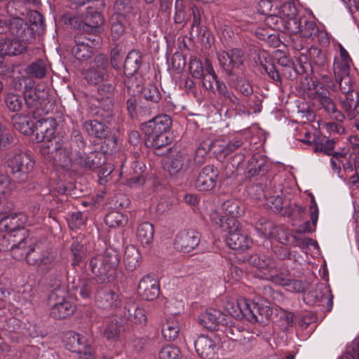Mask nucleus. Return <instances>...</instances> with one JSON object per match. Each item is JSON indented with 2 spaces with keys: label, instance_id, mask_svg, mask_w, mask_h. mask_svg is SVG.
Returning <instances> with one entry per match:
<instances>
[{
  "label": "nucleus",
  "instance_id": "obj_1",
  "mask_svg": "<svg viewBox=\"0 0 359 359\" xmlns=\"http://www.w3.org/2000/svg\"><path fill=\"white\" fill-rule=\"evenodd\" d=\"M258 11L266 15L264 22L272 30L285 31L310 41L329 43L327 34L306 16H299L294 4L287 0H260Z\"/></svg>",
  "mask_w": 359,
  "mask_h": 359
},
{
  "label": "nucleus",
  "instance_id": "obj_2",
  "mask_svg": "<svg viewBox=\"0 0 359 359\" xmlns=\"http://www.w3.org/2000/svg\"><path fill=\"white\" fill-rule=\"evenodd\" d=\"M56 126L52 118L40 121L36 126V142L41 143L40 152L46 160L56 167L68 168L73 161L70 148L55 137Z\"/></svg>",
  "mask_w": 359,
  "mask_h": 359
},
{
  "label": "nucleus",
  "instance_id": "obj_3",
  "mask_svg": "<svg viewBox=\"0 0 359 359\" xmlns=\"http://www.w3.org/2000/svg\"><path fill=\"white\" fill-rule=\"evenodd\" d=\"M210 219L223 231L228 232L226 242L229 248L235 250H245L250 247L252 240L240 226L238 220L229 219L227 222H224V217L221 215L218 210H211Z\"/></svg>",
  "mask_w": 359,
  "mask_h": 359
},
{
  "label": "nucleus",
  "instance_id": "obj_4",
  "mask_svg": "<svg viewBox=\"0 0 359 359\" xmlns=\"http://www.w3.org/2000/svg\"><path fill=\"white\" fill-rule=\"evenodd\" d=\"M172 126L170 117L161 114L142 125L147 147L160 149L170 143L168 133Z\"/></svg>",
  "mask_w": 359,
  "mask_h": 359
},
{
  "label": "nucleus",
  "instance_id": "obj_5",
  "mask_svg": "<svg viewBox=\"0 0 359 359\" xmlns=\"http://www.w3.org/2000/svg\"><path fill=\"white\" fill-rule=\"evenodd\" d=\"M339 55L334 57L333 72L335 81L339 84L340 90L346 95L357 94L353 89V80L351 76L352 60L346 50L341 44H339Z\"/></svg>",
  "mask_w": 359,
  "mask_h": 359
},
{
  "label": "nucleus",
  "instance_id": "obj_6",
  "mask_svg": "<svg viewBox=\"0 0 359 359\" xmlns=\"http://www.w3.org/2000/svg\"><path fill=\"white\" fill-rule=\"evenodd\" d=\"M250 135L249 131L238 133L231 139L219 138L210 143L203 142L196 150V155H206L210 150L218 158H224L243 144Z\"/></svg>",
  "mask_w": 359,
  "mask_h": 359
},
{
  "label": "nucleus",
  "instance_id": "obj_7",
  "mask_svg": "<svg viewBox=\"0 0 359 359\" xmlns=\"http://www.w3.org/2000/svg\"><path fill=\"white\" fill-rule=\"evenodd\" d=\"M120 262V255L113 248H107L102 254L93 257L89 267L98 280L104 281L109 273L116 269Z\"/></svg>",
  "mask_w": 359,
  "mask_h": 359
},
{
  "label": "nucleus",
  "instance_id": "obj_8",
  "mask_svg": "<svg viewBox=\"0 0 359 359\" xmlns=\"http://www.w3.org/2000/svg\"><path fill=\"white\" fill-rule=\"evenodd\" d=\"M224 306L230 318L244 317L253 323L259 320L258 315L264 316V309H261L257 304L246 299L228 301Z\"/></svg>",
  "mask_w": 359,
  "mask_h": 359
},
{
  "label": "nucleus",
  "instance_id": "obj_9",
  "mask_svg": "<svg viewBox=\"0 0 359 359\" xmlns=\"http://www.w3.org/2000/svg\"><path fill=\"white\" fill-rule=\"evenodd\" d=\"M65 289L57 287L48 295V304L50 316L55 319H62L70 316L76 310V306L66 298Z\"/></svg>",
  "mask_w": 359,
  "mask_h": 359
},
{
  "label": "nucleus",
  "instance_id": "obj_10",
  "mask_svg": "<svg viewBox=\"0 0 359 359\" xmlns=\"http://www.w3.org/2000/svg\"><path fill=\"white\" fill-rule=\"evenodd\" d=\"M6 164L11 173L23 181L26 180L27 175L33 170L35 162L29 154L18 150L9 154Z\"/></svg>",
  "mask_w": 359,
  "mask_h": 359
},
{
  "label": "nucleus",
  "instance_id": "obj_11",
  "mask_svg": "<svg viewBox=\"0 0 359 359\" xmlns=\"http://www.w3.org/2000/svg\"><path fill=\"white\" fill-rule=\"evenodd\" d=\"M108 58L103 54L97 55L90 62L89 67L84 71L86 80L90 84H97L109 78Z\"/></svg>",
  "mask_w": 359,
  "mask_h": 359
},
{
  "label": "nucleus",
  "instance_id": "obj_12",
  "mask_svg": "<svg viewBox=\"0 0 359 359\" xmlns=\"http://www.w3.org/2000/svg\"><path fill=\"white\" fill-rule=\"evenodd\" d=\"M26 217L22 214L12 213L3 217L0 219V231L6 232L4 236V239L11 241L26 234L24 227Z\"/></svg>",
  "mask_w": 359,
  "mask_h": 359
},
{
  "label": "nucleus",
  "instance_id": "obj_13",
  "mask_svg": "<svg viewBox=\"0 0 359 359\" xmlns=\"http://www.w3.org/2000/svg\"><path fill=\"white\" fill-rule=\"evenodd\" d=\"M94 299L97 307L109 311H116L122 304L120 294L105 286L96 290Z\"/></svg>",
  "mask_w": 359,
  "mask_h": 359
},
{
  "label": "nucleus",
  "instance_id": "obj_14",
  "mask_svg": "<svg viewBox=\"0 0 359 359\" xmlns=\"http://www.w3.org/2000/svg\"><path fill=\"white\" fill-rule=\"evenodd\" d=\"M76 45L72 48V54L79 60H85L93 54V50L100 44V37L93 35L92 37L79 34L75 36Z\"/></svg>",
  "mask_w": 359,
  "mask_h": 359
},
{
  "label": "nucleus",
  "instance_id": "obj_15",
  "mask_svg": "<svg viewBox=\"0 0 359 359\" xmlns=\"http://www.w3.org/2000/svg\"><path fill=\"white\" fill-rule=\"evenodd\" d=\"M221 67L229 75L233 74L235 69L243 65L244 54L241 49L233 48L229 51H221L217 54Z\"/></svg>",
  "mask_w": 359,
  "mask_h": 359
},
{
  "label": "nucleus",
  "instance_id": "obj_16",
  "mask_svg": "<svg viewBox=\"0 0 359 359\" xmlns=\"http://www.w3.org/2000/svg\"><path fill=\"white\" fill-rule=\"evenodd\" d=\"M24 100L34 116L40 111L46 113L48 111L46 109V104L48 103L47 93L44 90L38 88L27 90L25 92Z\"/></svg>",
  "mask_w": 359,
  "mask_h": 359
},
{
  "label": "nucleus",
  "instance_id": "obj_17",
  "mask_svg": "<svg viewBox=\"0 0 359 359\" xmlns=\"http://www.w3.org/2000/svg\"><path fill=\"white\" fill-rule=\"evenodd\" d=\"M219 170L213 165H207L201 170L195 181V187L200 191L214 189L217 184Z\"/></svg>",
  "mask_w": 359,
  "mask_h": 359
},
{
  "label": "nucleus",
  "instance_id": "obj_18",
  "mask_svg": "<svg viewBox=\"0 0 359 359\" xmlns=\"http://www.w3.org/2000/svg\"><path fill=\"white\" fill-rule=\"evenodd\" d=\"M137 293L144 300L153 301L156 299L160 293L158 280L153 276H143L139 281Z\"/></svg>",
  "mask_w": 359,
  "mask_h": 359
},
{
  "label": "nucleus",
  "instance_id": "obj_19",
  "mask_svg": "<svg viewBox=\"0 0 359 359\" xmlns=\"http://www.w3.org/2000/svg\"><path fill=\"white\" fill-rule=\"evenodd\" d=\"M200 242L198 232L194 230L180 232L175 239V248L179 251L189 252L192 251Z\"/></svg>",
  "mask_w": 359,
  "mask_h": 359
},
{
  "label": "nucleus",
  "instance_id": "obj_20",
  "mask_svg": "<svg viewBox=\"0 0 359 359\" xmlns=\"http://www.w3.org/2000/svg\"><path fill=\"white\" fill-rule=\"evenodd\" d=\"M248 262L257 269L260 273L257 276L263 279H268V275L276 268L275 261L269 256L263 254L252 255L248 257Z\"/></svg>",
  "mask_w": 359,
  "mask_h": 359
},
{
  "label": "nucleus",
  "instance_id": "obj_21",
  "mask_svg": "<svg viewBox=\"0 0 359 359\" xmlns=\"http://www.w3.org/2000/svg\"><path fill=\"white\" fill-rule=\"evenodd\" d=\"M194 347L198 355L203 359H214L217 346L216 341L210 337L201 335L194 341Z\"/></svg>",
  "mask_w": 359,
  "mask_h": 359
},
{
  "label": "nucleus",
  "instance_id": "obj_22",
  "mask_svg": "<svg viewBox=\"0 0 359 359\" xmlns=\"http://www.w3.org/2000/svg\"><path fill=\"white\" fill-rule=\"evenodd\" d=\"M227 316L215 309H208L199 317L201 325L208 330H219Z\"/></svg>",
  "mask_w": 359,
  "mask_h": 359
},
{
  "label": "nucleus",
  "instance_id": "obj_23",
  "mask_svg": "<svg viewBox=\"0 0 359 359\" xmlns=\"http://www.w3.org/2000/svg\"><path fill=\"white\" fill-rule=\"evenodd\" d=\"M104 20L101 13L93 10L88 11L86 14L82 17V20L78 24V29L84 32L95 35L101 29Z\"/></svg>",
  "mask_w": 359,
  "mask_h": 359
},
{
  "label": "nucleus",
  "instance_id": "obj_24",
  "mask_svg": "<svg viewBox=\"0 0 359 359\" xmlns=\"http://www.w3.org/2000/svg\"><path fill=\"white\" fill-rule=\"evenodd\" d=\"M314 99L319 102L323 109L337 121L342 123L345 120V115L337 108L334 102L330 97V92L327 90L320 91L316 88Z\"/></svg>",
  "mask_w": 359,
  "mask_h": 359
},
{
  "label": "nucleus",
  "instance_id": "obj_25",
  "mask_svg": "<svg viewBox=\"0 0 359 359\" xmlns=\"http://www.w3.org/2000/svg\"><path fill=\"white\" fill-rule=\"evenodd\" d=\"M46 118V119H47ZM41 118L38 120L35 123L31 119L29 114H17L12 118L13 125L15 128L19 130L21 133L29 135L35 133V139L36 140V126L38 123L43 120Z\"/></svg>",
  "mask_w": 359,
  "mask_h": 359
},
{
  "label": "nucleus",
  "instance_id": "obj_26",
  "mask_svg": "<svg viewBox=\"0 0 359 359\" xmlns=\"http://www.w3.org/2000/svg\"><path fill=\"white\" fill-rule=\"evenodd\" d=\"M271 280L276 284L287 287V290L290 291L299 292L301 289V283L298 280L291 278L290 274L287 270L283 273H276L273 269L270 274L268 275V279Z\"/></svg>",
  "mask_w": 359,
  "mask_h": 359
},
{
  "label": "nucleus",
  "instance_id": "obj_27",
  "mask_svg": "<svg viewBox=\"0 0 359 359\" xmlns=\"http://www.w3.org/2000/svg\"><path fill=\"white\" fill-rule=\"evenodd\" d=\"M341 109L350 120L359 118V95L358 94H348L344 98H340Z\"/></svg>",
  "mask_w": 359,
  "mask_h": 359
},
{
  "label": "nucleus",
  "instance_id": "obj_28",
  "mask_svg": "<svg viewBox=\"0 0 359 359\" xmlns=\"http://www.w3.org/2000/svg\"><path fill=\"white\" fill-rule=\"evenodd\" d=\"M266 157L259 154H255L248 161L245 168V173L248 177H252L259 175H264L268 169Z\"/></svg>",
  "mask_w": 359,
  "mask_h": 359
},
{
  "label": "nucleus",
  "instance_id": "obj_29",
  "mask_svg": "<svg viewBox=\"0 0 359 359\" xmlns=\"http://www.w3.org/2000/svg\"><path fill=\"white\" fill-rule=\"evenodd\" d=\"M221 210L226 216H229L224 222H227L229 219H236L237 218L243 216L245 212V206L243 203L236 199H229L224 201L221 206ZM221 212L219 210H218ZM222 214V213H220ZM222 216V215H221ZM224 217V216L223 215Z\"/></svg>",
  "mask_w": 359,
  "mask_h": 359
},
{
  "label": "nucleus",
  "instance_id": "obj_30",
  "mask_svg": "<svg viewBox=\"0 0 359 359\" xmlns=\"http://www.w3.org/2000/svg\"><path fill=\"white\" fill-rule=\"evenodd\" d=\"M27 50L25 41L15 39H7L0 41V53L3 55H18Z\"/></svg>",
  "mask_w": 359,
  "mask_h": 359
},
{
  "label": "nucleus",
  "instance_id": "obj_31",
  "mask_svg": "<svg viewBox=\"0 0 359 359\" xmlns=\"http://www.w3.org/2000/svg\"><path fill=\"white\" fill-rule=\"evenodd\" d=\"M124 309V315L128 320L139 325L146 323L147 318L144 309L138 307L135 302L127 303Z\"/></svg>",
  "mask_w": 359,
  "mask_h": 359
},
{
  "label": "nucleus",
  "instance_id": "obj_32",
  "mask_svg": "<svg viewBox=\"0 0 359 359\" xmlns=\"http://www.w3.org/2000/svg\"><path fill=\"white\" fill-rule=\"evenodd\" d=\"M201 79H203V87L213 93L217 92V83L225 84L218 80L215 69L208 59L205 60V73Z\"/></svg>",
  "mask_w": 359,
  "mask_h": 359
},
{
  "label": "nucleus",
  "instance_id": "obj_33",
  "mask_svg": "<svg viewBox=\"0 0 359 359\" xmlns=\"http://www.w3.org/2000/svg\"><path fill=\"white\" fill-rule=\"evenodd\" d=\"M11 243V251L12 257L17 260L23 259L26 258L29 248L27 247L26 234L20 236L17 238H13L8 241Z\"/></svg>",
  "mask_w": 359,
  "mask_h": 359
},
{
  "label": "nucleus",
  "instance_id": "obj_34",
  "mask_svg": "<svg viewBox=\"0 0 359 359\" xmlns=\"http://www.w3.org/2000/svg\"><path fill=\"white\" fill-rule=\"evenodd\" d=\"M191 157L187 154H177L172 158L167 165L170 175H174L181 170H187L191 163Z\"/></svg>",
  "mask_w": 359,
  "mask_h": 359
},
{
  "label": "nucleus",
  "instance_id": "obj_35",
  "mask_svg": "<svg viewBox=\"0 0 359 359\" xmlns=\"http://www.w3.org/2000/svg\"><path fill=\"white\" fill-rule=\"evenodd\" d=\"M118 18L129 20L135 17L136 11L131 0H116L114 5Z\"/></svg>",
  "mask_w": 359,
  "mask_h": 359
},
{
  "label": "nucleus",
  "instance_id": "obj_36",
  "mask_svg": "<svg viewBox=\"0 0 359 359\" xmlns=\"http://www.w3.org/2000/svg\"><path fill=\"white\" fill-rule=\"evenodd\" d=\"M219 331L222 332L226 337L231 340H241L243 327L239 325H236L234 320L229 316H227L226 320L222 324Z\"/></svg>",
  "mask_w": 359,
  "mask_h": 359
},
{
  "label": "nucleus",
  "instance_id": "obj_37",
  "mask_svg": "<svg viewBox=\"0 0 359 359\" xmlns=\"http://www.w3.org/2000/svg\"><path fill=\"white\" fill-rule=\"evenodd\" d=\"M141 255L138 249L133 245L126 247L123 255V262L126 269L133 271L140 264Z\"/></svg>",
  "mask_w": 359,
  "mask_h": 359
},
{
  "label": "nucleus",
  "instance_id": "obj_38",
  "mask_svg": "<svg viewBox=\"0 0 359 359\" xmlns=\"http://www.w3.org/2000/svg\"><path fill=\"white\" fill-rule=\"evenodd\" d=\"M72 266L75 268L82 264L89 254L86 245L74 241L70 246Z\"/></svg>",
  "mask_w": 359,
  "mask_h": 359
},
{
  "label": "nucleus",
  "instance_id": "obj_39",
  "mask_svg": "<svg viewBox=\"0 0 359 359\" xmlns=\"http://www.w3.org/2000/svg\"><path fill=\"white\" fill-rule=\"evenodd\" d=\"M180 332V323L178 317L172 316L168 318L162 327V334L168 341L175 340Z\"/></svg>",
  "mask_w": 359,
  "mask_h": 359
},
{
  "label": "nucleus",
  "instance_id": "obj_40",
  "mask_svg": "<svg viewBox=\"0 0 359 359\" xmlns=\"http://www.w3.org/2000/svg\"><path fill=\"white\" fill-rule=\"evenodd\" d=\"M137 238L142 245L149 246L154 239L153 225L148 222L141 223L137 229Z\"/></svg>",
  "mask_w": 359,
  "mask_h": 359
},
{
  "label": "nucleus",
  "instance_id": "obj_41",
  "mask_svg": "<svg viewBox=\"0 0 359 359\" xmlns=\"http://www.w3.org/2000/svg\"><path fill=\"white\" fill-rule=\"evenodd\" d=\"M141 64V56L136 50L128 53L124 62L123 72L125 76H133L138 70Z\"/></svg>",
  "mask_w": 359,
  "mask_h": 359
},
{
  "label": "nucleus",
  "instance_id": "obj_42",
  "mask_svg": "<svg viewBox=\"0 0 359 359\" xmlns=\"http://www.w3.org/2000/svg\"><path fill=\"white\" fill-rule=\"evenodd\" d=\"M83 126L88 134L92 137L102 138L109 133L107 127L95 120L86 121Z\"/></svg>",
  "mask_w": 359,
  "mask_h": 359
},
{
  "label": "nucleus",
  "instance_id": "obj_43",
  "mask_svg": "<svg viewBox=\"0 0 359 359\" xmlns=\"http://www.w3.org/2000/svg\"><path fill=\"white\" fill-rule=\"evenodd\" d=\"M47 69L46 62L39 60L29 65L25 69V72L31 78L42 79L46 76Z\"/></svg>",
  "mask_w": 359,
  "mask_h": 359
},
{
  "label": "nucleus",
  "instance_id": "obj_44",
  "mask_svg": "<svg viewBox=\"0 0 359 359\" xmlns=\"http://www.w3.org/2000/svg\"><path fill=\"white\" fill-rule=\"evenodd\" d=\"M310 212L311 224L309 221L306 222L299 227V231L312 232L316 229L318 219V208L313 195H311V199Z\"/></svg>",
  "mask_w": 359,
  "mask_h": 359
},
{
  "label": "nucleus",
  "instance_id": "obj_45",
  "mask_svg": "<svg viewBox=\"0 0 359 359\" xmlns=\"http://www.w3.org/2000/svg\"><path fill=\"white\" fill-rule=\"evenodd\" d=\"M4 102L8 109L13 112L21 110L23 104L21 95L13 92H8L6 94Z\"/></svg>",
  "mask_w": 359,
  "mask_h": 359
},
{
  "label": "nucleus",
  "instance_id": "obj_46",
  "mask_svg": "<svg viewBox=\"0 0 359 359\" xmlns=\"http://www.w3.org/2000/svg\"><path fill=\"white\" fill-rule=\"evenodd\" d=\"M127 217L118 211L109 212L104 218L106 224L111 228L123 226L127 223Z\"/></svg>",
  "mask_w": 359,
  "mask_h": 359
},
{
  "label": "nucleus",
  "instance_id": "obj_47",
  "mask_svg": "<svg viewBox=\"0 0 359 359\" xmlns=\"http://www.w3.org/2000/svg\"><path fill=\"white\" fill-rule=\"evenodd\" d=\"M189 69L191 76L196 79H201L205 73V63L198 59L195 56H191L189 59Z\"/></svg>",
  "mask_w": 359,
  "mask_h": 359
},
{
  "label": "nucleus",
  "instance_id": "obj_48",
  "mask_svg": "<svg viewBox=\"0 0 359 359\" xmlns=\"http://www.w3.org/2000/svg\"><path fill=\"white\" fill-rule=\"evenodd\" d=\"M126 76L127 78L124 80V84L128 89V93L131 95L140 93L143 88L142 79L133 76Z\"/></svg>",
  "mask_w": 359,
  "mask_h": 359
},
{
  "label": "nucleus",
  "instance_id": "obj_49",
  "mask_svg": "<svg viewBox=\"0 0 359 359\" xmlns=\"http://www.w3.org/2000/svg\"><path fill=\"white\" fill-rule=\"evenodd\" d=\"M131 168L133 170L134 177H131L128 179V185L132 187L136 184H142L143 182L142 175L145 169L144 164L140 161H135L131 164Z\"/></svg>",
  "mask_w": 359,
  "mask_h": 359
},
{
  "label": "nucleus",
  "instance_id": "obj_50",
  "mask_svg": "<svg viewBox=\"0 0 359 359\" xmlns=\"http://www.w3.org/2000/svg\"><path fill=\"white\" fill-rule=\"evenodd\" d=\"M255 229L260 236L266 238L275 237V231H278V228L274 227L269 221H265L264 223L257 224Z\"/></svg>",
  "mask_w": 359,
  "mask_h": 359
},
{
  "label": "nucleus",
  "instance_id": "obj_51",
  "mask_svg": "<svg viewBox=\"0 0 359 359\" xmlns=\"http://www.w3.org/2000/svg\"><path fill=\"white\" fill-rule=\"evenodd\" d=\"M94 287L95 283L93 280L83 279L80 280L76 290L83 299H90Z\"/></svg>",
  "mask_w": 359,
  "mask_h": 359
},
{
  "label": "nucleus",
  "instance_id": "obj_52",
  "mask_svg": "<svg viewBox=\"0 0 359 359\" xmlns=\"http://www.w3.org/2000/svg\"><path fill=\"white\" fill-rule=\"evenodd\" d=\"M55 252L49 250H43L38 266L49 270L55 266Z\"/></svg>",
  "mask_w": 359,
  "mask_h": 359
},
{
  "label": "nucleus",
  "instance_id": "obj_53",
  "mask_svg": "<svg viewBox=\"0 0 359 359\" xmlns=\"http://www.w3.org/2000/svg\"><path fill=\"white\" fill-rule=\"evenodd\" d=\"M43 252V250H42L39 245H34L32 248L29 247V251L26 257L27 264L32 266H38Z\"/></svg>",
  "mask_w": 359,
  "mask_h": 359
},
{
  "label": "nucleus",
  "instance_id": "obj_54",
  "mask_svg": "<svg viewBox=\"0 0 359 359\" xmlns=\"http://www.w3.org/2000/svg\"><path fill=\"white\" fill-rule=\"evenodd\" d=\"M14 136L6 128L0 123V151L7 149L13 142Z\"/></svg>",
  "mask_w": 359,
  "mask_h": 359
},
{
  "label": "nucleus",
  "instance_id": "obj_55",
  "mask_svg": "<svg viewBox=\"0 0 359 359\" xmlns=\"http://www.w3.org/2000/svg\"><path fill=\"white\" fill-rule=\"evenodd\" d=\"M335 142L333 140H325V141H315L314 152H321L327 155H331L334 148Z\"/></svg>",
  "mask_w": 359,
  "mask_h": 359
},
{
  "label": "nucleus",
  "instance_id": "obj_56",
  "mask_svg": "<svg viewBox=\"0 0 359 359\" xmlns=\"http://www.w3.org/2000/svg\"><path fill=\"white\" fill-rule=\"evenodd\" d=\"M180 351L174 346L163 347L158 353V359H180Z\"/></svg>",
  "mask_w": 359,
  "mask_h": 359
},
{
  "label": "nucleus",
  "instance_id": "obj_57",
  "mask_svg": "<svg viewBox=\"0 0 359 359\" xmlns=\"http://www.w3.org/2000/svg\"><path fill=\"white\" fill-rule=\"evenodd\" d=\"M143 97L152 102H158L161 99V94L156 86L154 85H148L142 88L141 93Z\"/></svg>",
  "mask_w": 359,
  "mask_h": 359
},
{
  "label": "nucleus",
  "instance_id": "obj_58",
  "mask_svg": "<svg viewBox=\"0 0 359 359\" xmlns=\"http://www.w3.org/2000/svg\"><path fill=\"white\" fill-rule=\"evenodd\" d=\"M15 188V185L6 175H0V196L6 198Z\"/></svg>",
  "mask_w": 359,
  "mask_h": 359
},
{
  "label": "nucleus",
  "instance_id": "obj_59",
  "mask_svg": "<svg viewBox=\"0 0 359 359\" xmlns=\"http://www.w3.org/2000/svg\"><path fill=\"white\" fill-rule=\"evenodd\" d=\"M123 18H118L112 20L111 22V36L114 40L118 39L125 31V22Z\"/></svg>",
  "mask_w": 359,
  "mask_h": 359
},
{
  "label": "nucleus",
  "instance_id": "obj_60",
  "mask_svg": "<svg viewBox=\"0 0 359 359\" xmlns=\"http://www.w3.org/2000/svg\"><path fill=\"white\" fill-rule=\"evenodd\" d=\"M316 88L319 89L320 91L322 90H330L337 91V86L332 79V77L329 75H323L321 77L320 82L316 86L315 91L316 92Z\"/></svg>",
  "mask_w": 359,
  "mask_h": 359
},
{
  "label": "nucleus",
  "instance_id": "obj_61",
  "mask_svg": "<svg viewBox=\"0 0 359 359\" xmlns=\"http://www.w3.org/2000/svg\"><path fill=\"white\" fill-rule=\"evenodd\" d=\"M217 93L225 97L234 105L238 104V97L232 93L229 92L225 84L217 83Z\"/></svg>",
  "mask_w": 359,
  "mask_h": 359
},
{
  "label": "nucleus",
  "instance_id": "obj_62",
  "mask_svg": "<svg viewBox=\"0 0 359 359\" xmlns=\"http://www.w3.org/2000/svg\"><path fill=\"white\" fill-rule=\"evenodd\" d=\"M115 86L113 83H104L99 86L97 93L101 97V99H109L113 96Z\"/></svg>",
  "mask_w": 359,
  "mask_h": 359
},
{
  "label": "nucleus",
  "instance_id": "obj_63",
  "mask_svg": "<svg viewBox=\"0 0 359 359\" xmlns=\"http://www.w3.org/2000/svg\"><path fill=\"white\" fill-rule=\"evenodd\" d=\"M120 333L119 327L116 323H109L107 325L104 331V335L109 340H116Z\"/></svg>",
  "mask_w": 359,
  "mask_h": 359
},
{
  "label": "nucleus",
  "instance_id": "obj_64",
  "mask_svg": "<svg viewBox=\"0 0 359 359\" xmlns=\"http://www.w3.org/2000/svg\"><path fill=\"white\" fill-rule=\"evenodd\" d=\"M304 301L306 304L314 306L318 305L323 298V295L318 296L317 290L310 291L304 295Z\"/></svg>",
  "mask_w": 359,
  "mask_h": 359
}]
</instances>
